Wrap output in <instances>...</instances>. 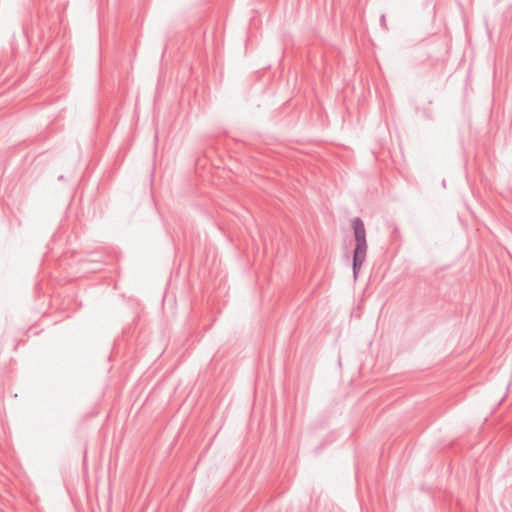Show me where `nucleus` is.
Wrapping results in <instances>:
<instances>
[{"label":"nucleus","instance_id":"2","mask_svg":"<svg viewBox=\"0 0 512 512\" xmlns=\"http://www.w3.org/2000/svg\"><path fill=\"white\" fill-rule=\"evenodd\" d=\"M353 228L355 242L356 243H367L366 241V230L363 221L359 217H355L351 221Z\"/></svg>","mask_w":512,"mask_h":512},{"label":"nucleus","instance_id":"1","mask_svg":"<svg viewBox=\"0 0 512 512\" xmlns=\"http://www.w3.org/2000/svg\"><path fill=\"white\" fill-rule=\"evenodd\" d=\"M367 243H356L353 251V275L356 279L359 270L366 259Z\"/></svg>","mask_w":512,"mask_h":512},{"label":"nucleus","instance_id":"3","mask_svg":"<svg viewBox=\"0 0 512 512\" xmlns=\"http://www.w3.org/2000/svg\"><path fill=\"white\" fill-rule=\"evenodd\" d=\"M380 23L383 27L386 28V17H385V14H382L381 15V19H380Z\"/></svg>","mask_w":512,"mask_h":512}]
</instances>
